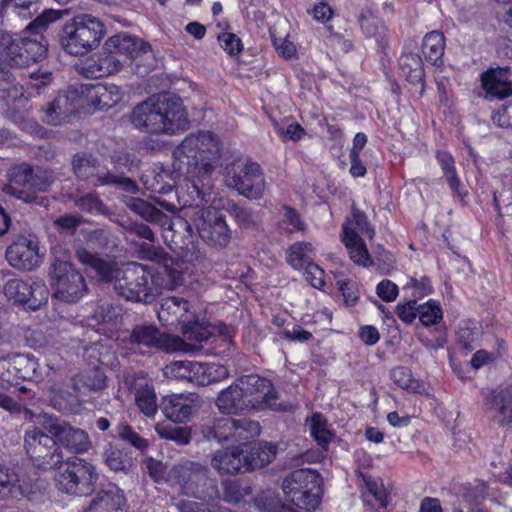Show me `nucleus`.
<instances>
[{
    "label": "nucleus",
    "mask_w": 512,
    "mask_h": 512,
    "mask_svg": "<svg viewBox=\"0 0 512 512\" xmlns=\"http://www.w3.org/2000/svg\"><path fill=\"white\" fill-rule=\"evenodd\" d=\"M176 339H172L169 335L162 333L152 324H140L133 327L129 343L138 347L153 348L164 351L176 349L173 344Z\"/></svg>",
    "instance_id": "obj_26"
},
{
    "label": "nucleus",
    "mask_w": 512,
    "mask_h": 512,
    "mask_svg": "<svg viewBox=\"0 0 512 512\" xmlns=\"http://www.w3.org/2000/svg\"><path fill=\"white\" fill-rule=\"evenodd\" d=\"M215 405L224 415H240L252 410L249 399L244 397L236 382L218 394Z\"/></svg>",
    "instance_id": "obj_29"
},
{
    "label": "nucleus",
    "mask_w": 512,
    "mask_h": 512,
    "mask_svg": "<svg viewBox=\"0 0 512 512\" xmlns=\"http://www.w3.org/2000/svg\"><path fill=\"white\" fill-rule=\"evenodd\" d=\"M105 52L125 56L135 66L140 75L148 74L156 65L151 45L142 39L122 32L109 37L103 46Z\"/></svg>",
    "instance_id": "obj_9"
},
{
    "label": "nucleus",
    "mask_w": 512,
    "mask_h": 512,
    "mask_svg": "<svg viewBox=\"0 0 512 512\" xmlns=\"http://www.w3.org/2000/svg\"><path fill=\"white\" fill-rule=\"evenodd\" d=\"M32 491V482L14 469L0 466V501L24 497Z\"/></svg>",
    "instance_id": "obj_27"
},
{
    "label": "nucleus",
    "mask_w": 512,
    "mask_h": 512,
    "mask_svg": "<svg viewBox=\"0 0 512 512\" xmlns=\"http://www.w3.org/2000/svg\"><path fill=\"white\" fill-rule=\"evenodd\" d=\"M191 381L197 385H207L218 377L226 376L227 371L224 367L215 364H205L197 361H191L190 365Z\"/></svg>",
    "instance_id": "obj_39"
},
{
    "label": "nucleus",
    "mask_w": 512,
    "mask_h": 512,
    "mask_svg": "<svg viewBox=\"0 0 512 512\" xmlns=\"http://www.w3.org/2000/svg\"><path fill=\"white\" fill-rule=\"evenodd\" d=\"M492 121L499 127L512 128V102L492 115Z\"/></svg>",
    "instance_id": "obj_64"
},
{
    "label": "nucleus",
    "mask_w": 512,
    "mask_h": 512,
    "mask_svg": "<svg viewBox=\"0 0 512 512\" xmlns=\"http://www.w3.org/2000/svg\"><path fill=\"white\" fill-rule=\"evenodd\" d=\"M200 238L208 245L218 248L226 247L231 240L225 216L213 207L200 208L193 218Z\"/></svg>",
    "instance_id": "obj_16"
},
{
    "label": "nucleus",
    "mask_w": 512,
    "mask_h": 512,
    "mask_svg": "<svg viewBox=\"0 0 512 512\" xmlns=\"http://www.w3.org/2000/svg\"><path fill=\"white\" fill-rule=\"evenodd\" d=\"M399 65L403 76L411 83H423L425 71L419 55L414 53L402 54Z\"/></svg>",
    "instance_id": "obj_43"
},
{
    "label": "nucleus",
    "mask_w": 512,
    "mask_h": 512,
    "mask_svg": "<svg viewBox=\"0 0 512 512\" xmlns=\"http://www.w3.org/2000/svg\"><path fill=\"white\" fill-rule=\"evenodd\" d=\"M305 272L304 276L306 280L317 289H322L325 286V280H324V270L320 268L317 264L314 262L308 264L306 267H304Z\"/></svg>",
    "instance_id": "obj_61"
},
{
    "label": "nucleus",
    "mask_w": 512,
    "mask_h": 512,
    "mask_svg": "<svg viewBox=\"0 0 512 512\" xmlns=\"http://www.w3.org/2000/svg\"><path fill=\"white\" fill-rule=\"evenodd\" d=\"M21 381H40L43 378L37 358L31 354L12 355Z\"/></svg>",
    "instance_id": "obj_38"
},
{
    "label": "nucleus",
    "mask_w": 512,
    "mask_h": 512,
    "mask_svg": "<svg viewBox=\"0 0 512 512\" xmlns=\"http://www.w3.org/2000/svg\"><path fill=\"white\" fill-rule=\"evenodd\" d=\"M480 335L479 328L470 322H463L460 324L457 331V341L466 351L470 352L475 349L478 344Z\"/></svg>",
    "instance_id": "obj_48"
},
{
    "label": "nucleus",
    "mask_w": 512,
    "mask_h": 512,
    "mask_svg": "<svg viewBox=\"0 0 512 512\" xmlns=\"http://www.w3.org/2000/svg\"><path fill=\"white\" fill-rule=\"evenodd\" d=\"M368 494L365 496V501L367 503H372L375 501L378 503L380 508H385L387 506V492L381 482L376 480H369L366 482Z\"/></svg>",
    "instance_id": "obj_53"
},
{
    "label": "nucleus",
    "mask_w": 512,
    "mask_h": 512,
    "mask_svg": "<svg viewBox=\"0 0 512 512\" xmlns=\"http://www.w3.org/2000/svg\"><path fill=\"white\" fill-rule=\"evenodd\" d=\"M104 35V24L98 18L81 14L64 25L60 44L68 54L82 56L97 48Z\"/></svg>",
    "instance_id": "obj_5"
},
{
    "label": "nucleus",
    "mask_w": 512,
    "mask_h": 512,
    "mask_svg": "<svg viewBox=\"0 0 512 512\" xmlns=\"http://www.w3.org/2000/svg\"><path fill=\"white\" fill-rule=\"evenodd\" d=\"M225 183L249 199H261L266 190V181L259 164L248 161L235 162L225 169Z\"/></svg>",
    "instance_id": "obj_13"
},
{
    "label": "nucleus",
    "mask_w": 512,
    "mask_h": 512,
    "mask_svg": "<svg viewBox=\"0 0 512 512\" xmlns=\"http://www.w3.org/2000/svg\"><path fill=\"white\" fill-rule=\"evenodd\" d=\"M155 430L161 438L175 441L179 445L188 444L191 439L190 432L187 428L157 424Z\"/></svg>",
    "instance_id": "obj_50"
},
{
    "label": "nucleus",
    "mask_w": 512,
    "mask_h": 512,
    "mask_svg": "<svg viewBox=\"0 0 512 512\" xmlns=\"http://www.w3.org/2000/svg\"><path fill=\"white\" fill-rule=\"evenodd\" d=\"M260 432L259 423L246 418L215 417L201 426L204 438L214 439L219 443L245 444L259 436Z\"/></svg>",
    "instance_id": "obj_10"
},
{
    "label": "nucleus",
    "mask_w": 512,
    "mask_h": 512,
    "mask_svg": "<svg viewBox=\"0 0 512 512\" xmlns=\"http://www.w3.org/2000/svg\"><path fill=\"white\" fill-rule=\"evenodd\" d=\"M276 453V446L267 442L258 443L249 450L243 449L244 470H255L270 464Z\"/></svg>",
    "instance_id": "obj_34"
},
{
    "label": "nucleus",
    "mask_w": 512,
    "mask_h": 512,
    "mask_svg": "<svg viewBox=\"0 0 512 512\" xmlns=\"http://www.w3.org/2000/svg\"><path fill=\"white\" fill-rule=\"evenodd\" d=\"M345 226H349L358 234L361 233L369 238H372L374 235V230L367 221L366 215L357 209H353L352 218Z\"/></svg>",
    "instance_id": "obj_56"
},
{
    "label": "nucleus",
    "mask_w": 512,
    "mask_h": 512,
    "mask_svg": "<svg viewBox=\"0 0 512 512\" xmlns=\"http://www.w3.org/2000/svg\"><path fill=\"white\" fill-rule=\"evenodd\" d=\"M132 124L145 132L174 135L189 127L181 98L169 94L151 97L138 104L131 114Z\"/></svg>",
    "instance_id": "obj_3"
},
{
    "label": "nucleus",
    "mask_w": 512,
    "mask_h": 512,
    "mask_svg": "<svg viewBox=\"0 0 512 512\" xmlns=\"http://www.w3.org/2000/svg\"><path fill=\"white\" fill-rule=\"evenodd\" d=\"M117 434L121 440L127 442L137 449L144 450L148 446L147 441L140 437V435L127 424L119 425L117 427Z\"/></svg>",
    "instance_id": "obj_55"
},
{
    "label": "nucleus",
    "mask_w": 512,
    "mask_h": 512,
    "mask_svg": "<svg viewBox=\"0 0 512 512\" xmlns=\"http://www.w3.org/2000/svg\"><path fill=\"white\" fill-rule=\"evenodd\" d=\"M283 211L284 213L281 223L289 233L305 230V223L301 219L300 214L294 208L284 206Z\"/></svg>",
    "instance_id": "obj_54"
},
{
    "label": "nucleus",
    "mask_w": 512,
    "mask_h": 512,
    "mask_svg": "<svg viewBox=\"0 0 512 512\" xmlns=\"http://www.w3.org/2000/svg\"><path fill=\"white\" fill-rule=\"evenodd\" d=\"M417 312L419 320L424 326L437 324L443 316L440 305L434 301L418 305Z\"/></svg>",
    "instance_id": "obj_51"
},
{
    "label": "nucleus",
    "mask_w": 512,
    "mask_h": 512,
    "mask_svg": "<svg viewBox=\"0 0 512 512\" xmlns=\"http://www.w3.org/2000/svg\"><path fill=\"white\" fill-rule=\"evenodd\" d=\"M8 263L19 270L32 271L41 262L39 243L35 236L20 235L6 249Z\"/></svg>",
    "instance_id": "obj_21"
},
{
    "label": "nucleus",
    "mask_w": 512,
    "mask_h": 512,
    "mask_svg": "<svg viewBox=\"0 0 512 512\" xmlns=\"http://www.w3.org/2000/svg\"><path fill=\"white\" fill-rule=\"evenodd\" d=\"M74 203L80 210L90 214H103L106 210L105 205L95 193H88L77 197Z\"/></svg>",
    "instance_id": "obj_52"
},
{
    "label": "nucleus",
    "mask_w": 512,
    "mask_h": 512,
    "mask_svg": "<svg viewBox=\"0 0 512 512\" xmlns=\"http://www.w3.org/2000/svg\"><path fill=\"white\" fill-rule=\"evenodd\" d=\"M220 501L229 504L246 503L252 495V487L242 479H225L221 482Z\"/></svg>",
    "instance_id": "obj_36"
},
{
    "label": "nucleus",
    "mask_w": 512,
    "mask_h": 512,
    "mask_svg": "<svg viewBox=\"0 0 512 512\" xmlns=\"http://www.w3.org/2000/svg\"><path fill=\"white\" fill-rule=\"evenodd\" d=\"M76 87L81 107L89 106L95 110L110 109L123 97L121 88L115 84H80Z\"/></svg>",
    "instance_id": "obj_22"
},
{
    "label": "nucleus",
    "mask_w": 512,
    "mask_h": 512,
    "mask_svg": "<svg viewBox=\"0 0 512 512\" xmlns=\"http://www.w3.org/2000/svg\"><path fill=\"white\" fill-rule=\"evenodd\" d=\"M117 309L111 303L104 302L97 306L93 318L99 323H110L117 317Z\"/></svg>",
    "instance_id": "obj_62"
},
{
    "label": "nucleus",
    "mask_w": 512,
    "mask_h": 512,
    "mask_svg": "<svg viewBox=\"0 0 512 512\" xmlns=\"http://www.w3.org/2000/svg\"><path fill=\"white\" fill-rule=\"evenodd\" d=\"M282 490L295 506L313 511L320 503L322 492L320 475L308 468L295 470L284 478Z\"/></svg>",
    "instance_id": "obj_8"
},
{
    "label": "nucleus",
    "mask_w": 512,
    "mask_h": 512,
    "mask_svg": "<svg viewBox=\"0 0 512 512\" xmlns=\"http://www.w3.org/2000/svg\"><path fill=\"white\" fill-rule=\"evenodd\" d=\"M246 399H249L254 410L272 409L286 411L287 404L278 402V393L272 382L256 374L244 375L235 380Z\"/></svg>",
    "instance_id": "obj_15"
},
{
    "label": "nucleus",
    "mask_w": 512,
    "mask_h": 512,
    "mask_svg": "<svg viewBox=\"0 0 512 512\" xmlns=\"http://www.w3.org/2000/svg\"><path fill=\"white\" fill-rule=\"evenodd\" d=\"M77 259L95 271L103 282H114L113 288L117 295L134 302H152L164 289H173L181 280L182 273L167 265L160 270L137 262L124 264L117 268L85 248L76 250Z\"/></svg>",
    "instance_id": "obj_1"
},
{
    "label": "nucleus",
    "mask_w": 512,
    "mask_h": 512,
    "mask_svg": "<svg viewBox=\"0 0 512 512\" xmlns=\"http://www.w3.org/2000/svg\"><path fill=\"white\" fill-rule=\"evenodd\" d=\"M243 449L241 445L217 450L212 454L211 466L220 475H233L244 470Z\"/></svg>",
    "instance_id": "obj_30"
},
{
    "label": "nucleus",
    "mask_w": 512,
    "mask_h": 512,
    "mask_svg": "<svg viewBox=\"0 0 512 512\" xmlns=\"http://www.w3.org/2000/svg\"><path fill=\"white\" fill-rule=\"evenodd\" d=\"M159 407L172 422L185 423L199 410L201 400L196 393L172 394L163 397Z\"/></svg>",
    "instance_id": "obj_23"
},
{
    "label": "nucleus",
    "mask_w": 512,
    "mask_h": 512,
    "mask_svg": "<svg viewBox=\"0 0 512 512\" xmlns=\"http://www.w3.org/2000/svg\"><path fill=\"white\" fill-rule=\"evenodd\" d=\"M12 355L0 358V387L9 389L20 383Z\"/></svg>",
    "instance_id": "obj_47"
},
{
    "label": "nucleus",
    "mask_w": 512,
    "mask_h": 512,
    "mask_svg": "<svg viewBox=\"0 0 512 512\" xmlns=\"http://www.w3.org/2000/svg\"><path fill=\"white\" fill-rule=\"evenodd\" d=\"M445 49L444 34L439 31H432L425 35L422 43V51L425 59L433 65L442 61Z\"/></svg>",
    "instance_id": "obj_40"
},
{
    "label": "nucleus",
    "mask_w": 512,
    "mask_h": 512,
    "mask_svg": "<svg viewBox=\"0 0 512 512\" xmlns=\"http://www.w3.org/2000/svg\"><path fill=\"white\" fill-rule=\"evenodd\" d=\"M376 293L383 301L392 302L398 296V287L392 281L385 279L378 283Z\"/></svg>",
    "instance_id": "obj_63"
},
{
    "label": "nucleus",
    "mask_w": 512,
    "mask_h": 512,
    "mask_svg": "<svg viewBox=\"0 0 512 512\" xmlns=\"http://www.w3.org/2000/svg\"><path fill=\"white\" fill-rule=\"evenodd\" d=\"M91 503L103 512H118L128 508L124 491L112 482L102 485Z\"/></svg>",
    "instance_id": "obj_28"
},
{
    "label": "nucleus",
    "mask_w": 512,
    "mask_h": 512,
    "mask_svg": "<svg viewBox=\"0 0 512 512\" xmlns=\"http://www.w3.org/2000/svg\"><path fill=\"white\" fill-rule=\"evenodd\" d=\"M129 207L146 221L159 224L162 227L164 242L171 249H183L193 242L194 230L185 218H171L142 199L131 200Z\"/></svg>",
    "instance_id": "obj_6"
},
{
    "label": "nucleus",
    "mask_w": 512,
    "mask_h": 512,
    "mask_svg": "<svg viewBox=\"0 0 512 512\" xmlns=\"http://www.w3.org/2000/svg\"><path fill=\"white\" fill-rule=\"evenodd\" d=\"M101 457L105 465L114 472L127 474L133 467L132 457L111 443L105 445Z\"/></svg>",
    "instance_id": "obj_37"
},
{
    "label": "nucleus",
    "mask_w": 512,
    "mask_h": 512,
    "mask_svg": "<svg viewBox=\"0 0 512 512\" xmlns=\"http://www.w3.org/2000/svg\"><path fill=\"white\" fill-rule=\"evenodd\" d=\"M123 65V61L118 56L104 51L96 59L88 60L83 70L88 77L101 78L119 72Z\"/></svg>",
    "instance_id": "obj_31"
},
{
    "label": "nucleus",
    "mask_w": 512,
    "mask_h": 512,
    "mask_svg": "<svg viewBox=\"0 0 512 512\" xmlns=\"http://www.w3.org/2000/svg\"><path fill=\"white\" fill-rule=\"evenodd\" d=\"M58 471L54 476L57 489L72 496L89 495L98 478L92 463L80 457H70L56 467Z\"/></svg>",
    "instance_id": "obj_7"
},
{
    "label": "nucleus",
    "mask_w": 512,
    "mask_h": 512,
    "mask_svg": "<svg viewBox=\"0 0 512 512\" xmlns=\"http://www.w3.org/2000/svg\"><path fill=\"white\" fill-rule=\"evenodd\" d=\"M191 361H174L165 367L164 373L167 376L180 380L191 381Z\"/></svg>",
    "instance_id": "obj_59"
},
{
    "label": "nucleus",
    "mask_w": 512,
    "mask_h": 512,
    "mask_svg": "<svg viewBox=\"0 0 512 512\" xmlns=\"http://www.w3.org/2000/svg\"><path fill=\"white\" fill-rule=\"evenodd\" d=\"M157 314L163 325H180L182 327L193 323L196 313L188 300L179 296H171L162 300Z\"/></svg>",
    "instance_id": "obj_25"
},
{
    "label": "nucleus",
    "mask_w": 512,
    "mask_h": 512,
    "mask_svg": "<svg viewBox=\"0 0 512 512\" xmlns=\"http://www.w3.org/2000/svg\"><path fill=\"white\" fill-rule=\"evenodd\" d=\"M315 252L311 243L296 242L287 250V262L294 269L299 270L314 261Z\"/></svg>",
    "instance_id": "obj_42"
},
{
    "label": "nucleus",
    "mask_w": 512,
    "mask_h": 512,
    "mask_svg": "<svg viewBox=\"0 0 512 512\" xmlns=\"http://www.w3.org/2000/svg\"><path fill=\"white\" fill-rule=\"evenodd\" d=\"M310 434L323 449H326L332 439L327 420L320 414L314 413L310 420Z\"/></svg>",
    "instance_id": "obj_45"
},
{
    "label": "nucleus",
    "mask_w": 512,
    "mask_h": 512,
    "mask_svg": "<svg viewBox=\"0 0 512 512\" xmlns=\"http://www.w3.org/2000/svg\"><path fill=\"white\" fill-rule=\"evenodd\" d=\"M134 391L135 404L146 417H154L158 411L155 389L147 383L136 386Z\"/></svg>",
    "instance_id": "obj_41"
},
{
    "label": "nucleus",
    "mask_w": 512,
    "mask_h": 512,
    "mask_svg": "<svg viewBox=\"0 0 512 512\" xmlns=\"http://www.w3.org/2000/svg\"><path fill=\"white\" fill-rule=\"evenodd\" d=\"M168 482L183 496L200 501H220L217 480L210 477L208 467L198 462L185 461L173 465L168 473Z\"/></svg>",
    "instance_id": "obj_4"
},
{
    "label": "nucleus",
    "mask_w": 512,
    "mask_h": 512,
    "mask_svg": "<svg viewBox=\"0 0 512 512\" xmlns=\"http://www.w3.org/2000/svg\"><path fill=\"white\" fill-rule=\"evenodd\" d=\"M72 166L77 177L89 181L93 186L116 185L127 192L136 190V185L131 179L105 171L91 155H76Z\"/></svg>",
    "instance_id": "obj_17"
},
{
    "label": "nucleus",
    "mask_w": 512,
    "mask_h": 512,
    "mask_svg": "<svg viewBox=\"0 0 512 512\" xmlns=\"http://www.w3.org/2000/svg\"><path fill=\"white\" fill-rule=\"evenodd\" d=\"M181 330L188 340H194L198 343L207 341L211 335L210 331L198 322L196 315L194 322L182 326Z\"/></svg>",
    "instance_id": "obj_57"
},
{
    "label": "nucleus",
    "mask_w": 512,
    "mask_h": 512,
    "mask_svg": "<svg viewBox=\"0 0 512 512\" xmlns=\"http://www.w3.org/2000/svg\"><path fill=\"white\" fill-rule=\"evenodd\" d=\"M25 418H29L36 425L42 426L56 438L57 444L76 454L85 453L91 448L88 433L80 428L51 416L47 413L34 414L25 410Z\"/></svg>",
    "instance_id": "obj_12"
},
{
    "label": "nucleus",
    "mask_w": 512,
    "mask_h": 512,
    "mask_svg": "<svg viewBox=\"0 0 512 512\" xmlns=\"http://www.w3.org/2000/svg\"><path fill=\"white\" fill-rule=\"evenodd\" d=\"M391 378L396 385L409 392L419 393L422 389V384L412 376V372L406 367L400 366L392 369Z\"/></svg>",
    "instance_id": "obj_46"
},
{
    "label": "nucleus",
    "mask_w": 512,
    "mask_h": 512,
    "mask_svg": "<svg viewBox=\"0 0 512 512\" xmlns=\"http://www.w3.org/2000/svg\"><path fill=\"white\" fill-rule=\"evenodd\" d=\"M178 512H228V508L222 506L220 501H207L206 504L191 501L181 500L176 504Z\"/></svg>",
    "instance_id": "obj_49"
},
{
    "label": "nucleus",
    "mask_w": 512,
    "mask_h": 512,
    "mask_svg": "<svg viewBox=\"0 0 512 512\" xmlns=\"http://www.w3.org/2000/svg\"><path fill=\"white\" fill-rule=\"evenodd\" d=\"M342 242L347 248L348 254L354 263L363 266H369L372 264L366 244L360 235L349 226H343Z\"/></svg>",
    "instance_id": "obj_35"
},
{
    "label": "nucleus",
    "mask_w": 512,
    "mask_h": 512,
    "mask_svg": "<svg viewBox=\"0 0 512 512\" xmlns=\"http://www.w3.org/2000/svg\"><path fill=\"white\" fill-rule=\"evenodd\" d=\"M4 294L9 301L37 310L47 303L49 290L42 281L10 279L4 285Z\"/></svg>",
    "instance_id": "obj_19"
},
{
    "label": "nucleus",
    "mask_w": 512,
    "mask_h": 512,
    "mask_svg": "<svg viewBox=\"0 0 512 512\" xmlns=\"http://www.w3.org/2000/svg\"><path fill=\"white\" fill-rule=\"evenodd\" d=\"M220 158V144L215 134L200 131L186 136L173 151V175L184 177L190 206L200 207L209 202L212 172Z\"/></svg>",
    "instance_id": "obj_2"
},
{
    "label": "nucleus",
    "mask_w": 512,
    "mask_h": 512,
    "mask_svg": "<svg viewBox=\"0 0 512 512\" xmlns=\"http://www.w3.org/2000/svg\"><path fill=\"white\" fill-rule=\"evenodd\" d=\"M53 297L67 303L79 301L87 293L83 274L68 260L55 259L50 266Z\"/></svg>",
    "instance_id": "obj_11"
},
{
    "label": "nucleus",
    "mask_w": 512,
    "mask_h": 512,
    "mask_svg": "<svg viewBox=\"0 0 512 512\" xmlns=\"http://www.w3.org/2000/svg\"><path fill=\"white\" fill-rule=\"evenodd\" d=\"M230 215L241 228L247 229L256 224L254 214L242 206L233 205L230 208Z\"/></svg>",
    "instance_id": "obj_60"
},
{
    "label": "nucleus",
    "mask_w": 512,
    "mask_h": 512,
    "mask_svg": "<svg viewBox=\"0 0 512 512\" xmlns=\"http://www.w3.org/2000/svg\"><path fill=\"white\" fill-rule=\"evenodd\" d=\"M218 41L229 55H238L243 49L241 39L234 33L223 32L218 35Z\"/></svg>",
    "instance_id": "obj_58"
},
{
    "label": "nucleus",
    "mask_w": 512,
    "mask_h": 512,
    "mask_svg": "<svg viewBox=\"0 0 512 512\" xmlns=\"http://www.w3.org/2000/svg\"><path fill=\"white\" fill-rule=\"evenodd\" d=\"M64 12L59 10H45L37 16L22 32V41L25 49V59H30L35 63L43 59L47 52V43L44 41L42 32L46 30L49 24L55 22L63 16Z\"/></svg>",
    "instance_id": "obj_18"
},
{
    "label": "nucleus",
    "mask_w": 512,
    "mask_h": 512,
    "mask_svg": "<svg viewBox=\"0 0 512 512\" xmlns=\"http://www.w3.org/2000/svg\"><path fill=\"white\" fill-rule=\"evenodd\" d=\"M79 107H81L79 93L77 87L73 86L47 105L43 111L42 120L49 125H61L67 122Z\"/></svg>",
    "instance_id": "obj_24"
},
{
    "label": "nucleus",
    "mask_w": 512,
    "mask_h": 512,
    "mask_svg": "<svg viewBox=\"0 0 512 512\" xmlns=\"http://www.w3.org/2000/svg\"><path fill=\"white\" fill-rule=\"evenodd\" d=\"M481 82L491 97L503 99L512 94V83L508 79L507 71L491 69L482 74Z\"/></svg>",
    "instance_id": "obj_32"
},
{
    "label": "nucleus",
    "mask_w": 512,
    "mask_h": 512,
    "mask_svg": "<svg viewBox=\"0 0 512 512\" xmlns=\"http://www.w3.org/2000/svg\"><path fill=\"white\" fill-rule=\"evenodd\" d=\"M22 38H13L10 35L9 43L5 44L4 59L6 60V68L11 67H25L29 66L32 62L30 59H25V49Z\"/></svg>",
    "instance_id": "obj_44"
},
{
    "label": "nucleus",
    "mask_w": 512,
    "mask_h": 512,
    "mask_svg": "<svg viewBox=\"0 0 512 512\" xmlns=\"http://www.w3.org/2000/svg\"><path fill=\"white\" fill-rule=\"evenodd\" d=\"M494 421L500 427L512 424V385L495 392L490 407Z\"/></svg>",
    "instance_id": "obj_33"
},
{
    "label": "nucleus",
    "mask_w": 512,
    "mask_h": 512,
    "mask_svg": "<svg viewBox=\"0 0 512 512\" xmlns=\"http://www.w3.org/2000/svg\"><path fill=\"white\" fill-rule=\"evenodd\" d=\"M24 448L34 465L42 469L56 468L63 460V453L53 435H48L40 427L26 429Z\"/></svg>",
    "instance_id": "obj_14"
},
{
    "label": "nucleus",
    "mask_w": 512,
    "mask_h": 512,
    "mask_svg": "<svg viewBox=\"0 0 512 512\" xmlns=\"http://www.w3.org/2000/svg\"><path fill=\"white\" fill-rule=\"evenodd\" d=\"M49 181L36 173L28 164H21L12 169L10 183L7 192L26 203L36 201L32 191H45L49 187Z\"/></svg>",
    "instance_id": "obj_20"
}]
</instances>
